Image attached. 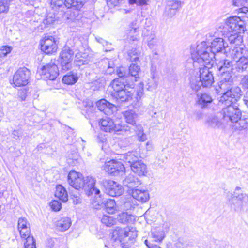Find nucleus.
<instances>
[{
    "label": "nucleus",
    "mask_w": 248,
    "mask_h": 248,
    "mask_svg": "<svg viewBox=\"0 0 248 248\" xmlns=\"http://www.w3.org/2000/svg\"><path fill=\"white\" fill-rule=\"evenodd\" d=\"M133 216L131 214H128L127 212L120 213L116 218L117 221L120 223L126 224L132 222Z\"/></svg>",
    "instance_id": "38"
},
{
    "label": "nucleus",
    "mask_w": 248,
    "mask_h": 248,
    "mask_svg": "<svg viewBox=\"0 0 248 248\" xmlns=\"http://www.w3.org/2000/svg\"><path fill=\"white\" fill-rule=\"evenodd\" d=\"M218 86L220 89V92H221L222 93L226 92L234 87L233 83L224 81H219Z\"/></svg>",
    "instance_id": "48"
},
{
    "label": "nucleus",
    "mask_w": 248,
    "mask_h": 248,
    "mask_svg": "<svg viewBox=\"0 0 248 248\" xmlns=\"http://www.w3.org/2000/svg\"><path fill=\"white\" fill-rule=\"evenodd\" d=\"M232 62L229 59H224L217 63L216 66L219 72L232 71Z\"/></svg>",
    "instance_id": "34"
},
{
    "label": "nucleus",
    "mask_w": 248,
    "mask_h": 248,
    "mask_svg": "<svg viewBox=\"0 0 248 248\" xmlns=\"http://www.w3.org/2000/svg\"><path fill=\"white\" fill-rule=\"evenodd\" d=\"M165 237L163 231H155L151 232L147 240H153L154 242H161Z\"/></svg>",
    "instance_id": "39"
},
{
    "label": "nucleus",
    "mask_w": 248,
    "mask_h": 248,
    "mask_svg": "<svg viewBox=\"0 0 248 248\" xmlns=\"http://www.w3.org/2000/svg\"><path fill=\"white\" fill-rule=\"evenodd\" d=\"M13 49L12 46H3L0 47V57L4 58L10 53Z\"/></svg>",
    "instance_id": "51"
},
{
    "label": "nucleus",
    "mask_w": 248,
    "mask_h": 248,
    "mask_svg": "<svg viewBox=\"0 0 248 248\" xmlns=\"http://www.w3.org/2000/svg\"><path fill=\"white\" fill-rule=\"evenodd\" d=\"M141 184L140 180L132 174H129L123 181V185L131 189V191L132 189H135Z\"/></svg>",
    "instance_id": "26"
},
{
    "label": "nucleus",
    "mask_w": 248,
    "mask_h": 248,
    "mask_svg": "<svg viewBox=\"0 0 248 248\" xmlns=\"http://www.w3.org/2000/svg\"><path fill=\"white\" fill-rule=\"evenodd\" d=\"M74 52L66 45L63 48V71L68 70L71 67V61Z\"/></svg>",
    "instance_id": "22"
},
{
    "label": "nucleus",
    "mask_w": 248,
    "mask_h": 248,
    "mask_svg": "<svg viewBox=\"0 0 248 248\" xmlns=\"http://www.w3.org/2000/svg\"><path fill=\"white\" fill-rule=\"evenodd\" d=\"M31 74V71L26 67L19 68L13 76L14 84L18 87L27 85L30 78Z\"/></svg>",
    "instance_id": "9"
},
{
    "label": "nucleus",
    "mask_w": 248,
    "mask_h": 248,
    "mask_svg": "<svg viewBox=\"0 0 248 248\" xmlns=\"http://www.w3.org/2000/svg\"><path fill=\"white\" fill-rule=\"evenodd\" d=\"M71 225L70 218L67 217H63V231L67 230Z\"/></svg>",
    "instance_id": "62"
},
{
    "label": "nucleus",
    "mask_w": 248,
    "mask_h": 248,
    "mask_svg": "<svg viewBox=\"0 0 248 248\" xmlns=\"http://www.w3.org/2000/svg\"><path fill=\"white\" fill-rule=\"evenodd\" d=\"M25 227H30V224L25 218H19L18 221V230L25 228Z\"/></svg>",
    "instance_id": "55"
},
{
    "label": "nucleus",
    "mask_w": 248,
    "mask_h": 248,
    "mask_svg": "<svg viewBox=\"0 0 248 248\" xmlns=\"http://www.w3.org/2000/svg\"><path fill=\"white\" fill-rule=\"evenodd\" d=\"M20 234L22 238L26 239L28 237H33L30 235V227H25V228L19 230Z\"/></svg>",
    "instance_id": "56"
},
{
    "label": "nucleus",
    "mask_w": 248,
    "mask_h": 248,
    "mask_svg": "<svg viewBox=\"0 0 248 248\" xmlns=\"http://www.w3.org/2000/svg\"><path fill=\"white\" fill-rule=\"evenodd\" d=\"M239 32H226L225 34L228 38V40L231 44H234L236 46L240 45L243 42L242 36Z\"/></svg>",
    "instance_id": "33"
},
{
    "label": "nucleus",
    "mask_w": 248,
    "mask_h": 248,
    "mask_svg": "<svg viewBox=\"0 0 248 248\" xmlns=\"http://www.w3.org/2000/svg\"><path fill=\"white\" fill-rule=\"evenodd\" d=\"M231 56L234 60H240L244 57H248V51L246 48L236 46L232 50Z\"/></svg>",
    "instance_id": "35"
},
{
    "label": "nucleus",
    "mask_w": 248,
    "mask_h": 248,
    "mask_svg": "<svg viewBox=\"0 0 248 248\" xmlns=\"http://www.w3.org/2000/svg\"><path fill=\"white\" fill-rule=\"evenodd\" d=\"M135 131L137 133L138 140L140 141H144L147 139L146 135L143 132V128L141 125L136 126V128H131V131L125 132L127 134H130Z\"/></svg>",
    "instance_id": "36"
},
{
    "label": "nucleus",
    "mask_w": 248,
    "mask_h": 248,
    "mask_svg": "<svg viewBox=\"0 0 248 248\" xmlns=\"http://www.w3.org/2000/svg\"><path fill=\"white\" fill-rule=\"evenodd\" d=\"M98 109L103 112L106 115H111L116 109V107L106 99H101L96 103Z\"/></svg>",
    "instance_id": "20"
},
{
    "label": "nucleus",
    "mask_w": 248,
    "mask_h": 248,
    "mask_svg": "<svg viewBox=\"0 0 248 248\" xmlns=\"http://www.w3.org/2000/svg\"><path fill=\"white\" fill-rule=\"evenodd\" d=\"M124 205L126 210H131L134 208L135 206L137 205V203L132 197H130L126 200Z\"/></svg>",
    "instance_id": "52"
},
{
    "label": "nucleus",
    "mask_w": 248,
    "mask_h": 248,
    "mask_svg": "<svg viewBox=\"0 0 248 248\" xmlns=\"http://www.w3.org/2000/svg\"><path fill=\"white\" fill-rule=\"evenodd\" d=\"M241 84L243 87L248 90V74L243 77L241 80Z\"/></svg>",
    "instance_id": "64"
},
{
    "label": "nucleus",
    "mask_w": 248,
    "mask_h": 248,
    "mask_svg": "<svg viewBox=\"0 0 248 248\" xmlns=\"http://www.w3.org/2000/svg\"><path fill=\"white\" fill-rule=\"evenodd\" d=\"M125 240L127 239L128 240H132L137 236L136 232L131 230L129 228H125Z\"/></svg>",
    "instance_id": "59"
},
{
    "label": "nucleus",
    "mask_w": 248,
    "mask_h": 248,
    "mask_svg": "<svg viewBox=\"0 0 248 248\" xmlns=\"http://www.w3.org/2000/svg\"><path fill=\"white\" fill-rule=\"evenodd\" d=\"M139 157L140 155L137 151H131L122 155L120 159L131 165L139 160Z\"/></svg>",
    "instance_id": "28"
},
{
    "label": "nucleus",
    "mask_w": 248,
    "mask_h": 248,
    "mask_svg": "<svg viewBox=\"0 0 248 248\" xmlns=\"http://www.w3.org/2000/svg\"><path fill=\"white\" fill-rule=\"evenodd\" d=\"M99 123L101 129L105 132L131 131V128L127 125H117L113 120L109 117L102 119Z\"/></svg>",
    "instance_id": "6"
},
{
    "label": "nucleus",
    "mask_w": 248,
    "mask_h": 248,
    "mask_svg": "<svg viewBox=\"0 0 248 248\" xmlns=\"http://www.w3.org/2000/svg\"><path fill=\"white\" fill-rule=\"evenodd\" d=\"M51 6L57 12V10L60 9L62 7V0H51Z\"/></svg>",
    "instance_id": "58"
},
{
    "label": "nucleus",
    "mask_w": 248,
    "mask_h": 248,
    "mask_svg": "<svg viewBox=\"0 0 248 248\" xmlns=\"http://www.w3.org/2000/svg\"><path fill=\"white\" fill-rule=\"evenodd\" d=\"M140 67L137 64H132L129 67L128 71L125 72L126 73L127 76L125 77L128 80H131L133 81H137L139 78V73L140 71Z\"/></svg>",
    "instance_id": "29"
},
{
    "label": "nucleus",
    "mask_w": 248,
    "mask_h": 248,
    "mask_svg": "<svg viewBox=\"0 0 248 248\" xmlns=\"http://www.w3.org/2000/svg\"><path fill=\"white\" fill-rule=\"evenodd\" d=\"M87 0H65L64 5L67 7V10L64 13V16L67 19L74 20L79 14L78 10H80Z\"/></svg>",
    "instance_id": "3"
},
{
    "label": "nucleus",
    "mask_w": 248,
    "mask_h": 248,
    "mask_svg": "<svg viewBox=\"0 0 248 248\" xmlns=\"http://www.w3.org/2000/svg\"><path fill=\"white\" fill-rule=\"evenodd\" d=\"M104 170L108 173L117 176L122 175L125 171V168L121 162L111 160L105 163Z\"/></svg>",
    "instance_id": "13"
},
{
    "label": "nucleus",
    "mask_w": 248,
    "mask_h": 248,
    "mask_svg": "<svg viewBox=\"0 0 248 248\" xmlns=\"http://www.w3.org/2000/svg\"><path fill=\"white\" fill-rule=\"evenodd\" d=\"M206 124L210 127L218 128L221 126L222 123L217 117L210 116L208 117Z\"/></svg>",
    "instance_id": "42"
},
{
    "label": "nucleus",
    "mask_w": 248,
    "mask_h": 248,
    "mask_svg": "<svg viewBox=\"0 0 248 248\" xmlns=\"http://www.w3.org/2000/svg\"><path fill=\"white\" fill-rule=\"evenodd\" d=\"M63 131L66 132L67 134V136H64L66 137L67 140V141H65V143L68 144H71L73 142V138L74 137L73 129L68 126L64 125L63 126Z\"/></svg>",
    "instance_id": "45"
},
{
    "label": "nucleus",
    "mask_w": 248,
    "mask_h": 248,
    "mask_svg": "<svg viewBox=\"0 0 248 248\" xmlns=\"http://www.w3.org/2000/svg\"><path fill=\"white\" fill-rule=\"evenodd\" d=\"M9 2L7 0H0V14L7 13L9 10Z\"/></svg>",
    "instance_id": "54"
},
{
    "label": "nucleus",
    "mask_w": 248,
    "mask_h": 248,
    "mask_svg": "<svg viewBox=\"0 0 248 248\" xmlns=\"http://www.w3.org/2000/svg\"><path fill=\"white\" fill-rule=\"evenodd\" d=\"M67 181L72 187L77 190L81 189L83 186L82 174L74 170L69 172L67 176Z\"/></svg>",
    "instance_id": "15"
},
{
    "label": "nucleus",
    "mask_w": 248,
    "mask_h": 248,
    "mask_svg": "<svg viewBox=\"0 0 248 248\" xmlns=\"http://www.w3.org/2000/svg\"><path fill=\"white\" fill-rule=\"evenodd\" d=\"M158 85V81L155 77L153 76L148 80L147 89L149 90H153L155 89Z\"/></svg>",
    "instance_id": "50"
},
{
    "label": "nucleus",
    "mask_w": 248,
    "mask_h": 248,
    "mask_svg": "<svg viewBox=\"0 0 248 248\" xmlns=\"http://www.w3.org/2000/svg\"><path fill=\"white\" fill-rule=\"evenodd\" d=\"M124 116L125 122L131 125V127L127 126L130 128H136V126L140 125L137 123L138 114L133 110H130L126 111L124 113Z\"/></svg>",
    "instance_id": "27"
},
{
    "label": "nucleus",
    "mask_w": 248,
    "mask_h": 248,
    "mask_svg": "<svg viewBox=\"0 0 248 248\" xmlns=\"http://www.w3.org/2000/svg\"><path fill=\"white\" fill-rule=\"evenodd\" d=\"M105 82V79L103 77L99 78L92 82L91 88L93 91L99 90L104 87Z\"/></svg>",
    "instance_id": "44"
},
{
    "label": "nucleus",
    "mask_w": 248,
    "mask_h": 248,
    "mask_svg": "<svg viewBox=\"0 0 248 248\" xmlns=\"http://www.w3.org/2000/svg\"><path fill=\"white\" fill-rule=\"evenodd\" d=\"M100 184L105 189V192L111 197L121 195L123 193L122 186L111 180H103Z\"/></svg>",
    "instance_id": "8"
},
{
    "label": "nucleus",
    "mask_w": 248,
    "mask_h": 248,
    "mask_svg": "<svg viewBox=\"0 0 248 248\" xmlns=\"http://www.w3.org/2000/svg\"><path fill=\"white\" fill-rule=\"evenodd\" d=\"M96 180L94 177L88 176L85 178L83 177V186L81 189L89 192V194L94 193L95 195L100 194V190L95 187Z\"/></svg>",
    "instance_id": "16"
},
{
    "label": "nucleus",
    "mask_w": 248,
    "mask_h": 248,
    "mask_svg": "<svg viewBox=\"0 0 248 248\" xmlns=\"http://www.w3.org/2000/svg\"><path fill=\"white\" fill-rule=\"evenodd\" d=\"M195 53L191 52L194 64H202V65L213 67L215 59V54L207 46L205 42H201L197 46Z\"/></svg>",
    "instance_id": "1"
},
{
    "label": "nucleus",
    "mask_w": 248,
    "mask_h": 248,
    "mask_svg": "<svg viewBox=\"0 0 248 248\" xmlns=\"http://www.w3.org/2000/svg\"><path fill=\"white\" fill-rule=\"evenodd\" d=\"M220 81L233 83V79L232 77V71H226L225 72H220Z\"/></svg>",
    "instance_id": "47"
},
{
    "label": "nucleus",
    "mask_w": 248,
    "mask_h": 248,
    "mask_svg": "<svg viewBox=\"0 0 248 248\" xmlns=\"http://www.w3.org/2000/svg\"><path fill=\"white\" fill-rule=\"evenodd\" d=\"M227 200L231 208L239 212L247 210L248 207V195L245 193H232L228 191L226 192Z\"/></svg>",
    "instance_id": "2"
},
{
    "label": "nucleus",
    "mask_w": 248,
    "mask_h": 248,
    "mask_svg": "<svg viewBox=\"0 0 248 248\" xmlns=\"http://www.w3.org/2000/svg\"><path fill=\"white\" fill-rule=\"evenodd\" d=\"M130 167L132 170L139 176H145L148 172L147 166L142 160H138Z\"/></svg>",
    "instance_id": "24"
},
{
    "label": "nucleus",
    "mask_w": 248,
    "mask_h": 248,
    "mask_svg": "<svg viewBox=\"0 0 248 248\" xmlns=\"http://www.w3.org/2000/svg\"><path fill=\"white\" fill-rule=\"evenodd\" d=\"M50 206L52 210L57 211L60 210L62 203L58 200H53L50 203Z\"/></svg>",
    "instance_id": "60"
},
{
    "label": "nucleus",
    "mask_w": 248,
    "mask_h": 248,
    "mask_svg": "<svg viewBox=\"0 0 248 248\" xmlns=\"http://www.w3.org/2000/svg\"><path fill=\"white\" fill-rule=\"evenodd\" d=\"M240 18L237 16L228 18L226 20L223 28V34H225L226 32L244 33L245 30V23L244 21Z\"/></svg>",
    "instance_id": "5"
},
{
    "label": "nucleus",
    "mask_w": 248,
    "mask_h": 248,
    "mask_svg": "<svg viewBox=\"0 0 248 248\" xmlns=\"http://www.w3.org/2000/svg\"><path fill=\"white\" fill-rule=\"evenodd\" d=\"M140 52L139 48H132L128 52L130 60L131 62H137L139 61V56L140 55Z\"/></svg>",
    "instance_id": "46"
},
{
    "label": "nucleus",
    "mask_w": 248,
    "mask_h": 248,
    "mask_svg": "<svg viewBox=\"0 0 248 248\" xmlns=\"http://www.w3.org/2000/svg\"><path fill=\"white\" fill-rule=\"evenodd\" d=\"M101 222L107 227H111L116 224L117 220L113 216L104 215L101 219Z\"/></svg>",
    "instance_id": "43"
},
{
    "label": "nucleus",
    "mask_w": 248,
    "mask_h": 248,
    "mask_svg": "<svg viewBox=\"0 0 248 248\" xmlns=\"http://www.w3.org/2000/svg\"><path fill=\"white\" fill-rule=\"evenodd\" d=\"M114 96L118 101L121 102H131L133 100V93L131 91H126L125 88L117 93H114Z\"/></svg>",
    "instance_id": "23"
},
{
    "label": "nucleus",
    "mask_w": 248,
    "mask_h": 248,
    "mask_svg": "<svg viewBox=\"0 0 248 248\" xmlns=\"http://www.w3.org/2000/svg\"><path fill=\"white\" fill-rule=\"evenodd\" d=\"M116 72L119 78L114 79L111 83L114 93L124 90L129 85L126 82L128 79L125 77L127 75L124 68L120 67L117 70Z\"/></svg>",
    "instance_id": "10"
},
{
    "label": "nucleus",
    "mask_w": 248,
    "mask_h": 248,
    "mask_svg": "<svg viewBox=\"0 0 248 248\" xmlns=\"http://www.w3.org/2000/svg\"><path fill=\"white\" fill-rule=\"evenodd\" d=\"M55 196L58 198L60 201H62V185H57L56 187Z\"/></svg>",
    "instance_id": "61"
},
{
    "label": "nucleus",
    "mask_w": 248,
    "mask_h": 248,
    "mask_svg": "<svg viewBox=\"0 0 248 248\" xmlns=\"http://www.w3.org/2000/svg\"><path fill=\"white\" fill-rule=\"evenodd\" d=\"M144 244L148 248H161L160 246L154 243L153 240H145Z\"/></svg>",
    "instance_id": "63"
},
{
    "label": "nucleus",
    "mask_w": 248,
    "mask_h": 248,
    "mask_svg": "<svg viewBox=\"0 0 248 248\" xmlns=\"http://www.w3.org/2000/svg\"><path fill=\"white\" fill-rule=\"evenodd\" d=\"M142 35L150 49H155L160 44V40L156 38L154 31L148 29H145L143 31Z\"/></svg>",
    "instance_id": "17"
},
{
    "label": "nucleus",
    "mask_w": 248,
    "mask_h": 248,
    "mask_svg": "<svg viewBox=\"0 0 248 248\" xmlns=\"http://www.w3.org/2000/svg\"><path fill=\"white\" fill-rule=\"evenodd\" d=\"M235 68L238 73H248V56L244 57L236 61Z\"/></svg>",
    "instance_id": "31"
},
{
    "label": "nucleus",
    "mask_w": 248,
    "mask_h": 248,
    "mask_svg": "<svg viewBox=\"0 0 248 248\" xmlns=\"http://www.w3.org/2000/svg\"><path fill=\"white\" fill-rule=\"evenodd\" d=\"M131 194L134 200H136L141 203L146 202L150 198L148 191L144 189H133L131 191Z\"/></svg>",
    "instance_id": "21"
},
{
    "label": "nucleus",
    "mask_w": 248,
    "mask_h": 248,
    "mask_svg": "<svg viewBox=\"0 0 248 248\" xmlns=\"http://www.w3.org/2000/svg\"><path fill=\"white\" fill-rule=\"evenodd\" d=\"M106 211L109 214H114L117 210L115 201L113 199H108L105 203Z\"/></svg>",
    "instance_id": "41"
},
{
    "label": "nucleus",
    "mask_w": 248,
    "mask_h": 248,
    "mask_svg": "<svg viewBox=\"0 0 248 248\" xmlns=\"http://www.w3.org/2000/svg\"><path fill=\"white\" fill-rule=\"evenodd\" d=\"M125 228L122 229L117 227L111 233V238L115 241L121 243L125 241Z\"/></svg>",
    "instance_id": "30"
},
{
    "label": "nucleus",
    "mask_w": 248,
    "mask_h": 248,
    "mask_svg": "<svg viewBox=\"0 0 248 248\" xmlns=\"http://www.w3.org/2000/svg\"><path fill=\"white\" fill-rule=\"evenodd\" d=\"M24 242V248H36L35 240L33 237H28Z\"/></svg>",
    "instance_id": "53"
},
{
    "label": "nucleus",
    "mask_w": 248,
    "mask_h": 248,
    "mask_svg": "<svg viewBox=\"0 0 248 248\" xmlns=\"http://www.w3.org/2000/svg\"><path fill=\"white\" fill-rule=\"evenodd\" d=\"M78 77L76 74L70 72L67 74L63 76V83L66 84H74L77 82Z\"/></svg>",
    "instance_id": "40"
},
{
    "label": "nucleus",
    "mask_w": 248,
    "mask_h": 248,
    "mask_svg": "<svg viewBox=\"0 0 248 248\" xmlns=\"http://www.w3.org/2000/svg\"><path fill=\"white\" fill-rule=\"evenodd\" d=\"M38 72L41 76V78L44 80H53L59 75L58 66L54 63H49L43 66Z\"/></svg>",
    "instance_id": "11"
},
{
    "label": "nucleus",
    "mask_w": 248,
    "mask_h": 248,
    "mask_svg": "<svg viewBox=\"0 0 248 248\" xmlns=\"http://www.w3.org/2000/svg\"><path fill=\"white\" fill-rule=\"evenodd\" d=\"M222 94L219 100V103L222 104H232L236 103L242 96V91L239 87L234 86L231 90L226 91Z\"/></svg>",
    "instance_id": "7"
},
{
    "label": "nucleus",
    "mask_w": 248,
    "mask_h": 248,
    "mask_svg": "<svg viewBox=\"0 0 248 248\" xmlns=\"http://www.w3.org/2000/svg\"><path fill=\"white\" fill-rule=\"evenodd\" d=\"M139 28L140 25L137 20L132 21L128 24L126 32L130 41H138V39L136 37L137 35L135 36H132L131 35L138 33L140 31Z\"/></svg>",
    "instance_id": "25"
},
{
    "label": "nucleus",
    "mask_w": 248,
    "mask_h": 248,
    "mask_svg": "<svg viewBox=\"0 0 248 248\" xmlns=\"http://www.w3.org/2000/svg\"><path fill=\"white\" fill-rule=\"evenodd\" d=\"M212 67L205 66L199 69V77L203 84V87L208 88L211 86L214 82Z\"/></svg>",
    "instance_id": "12"
},
{
    "label": "nucleus",
    "mask_w": 248,
    "mask_h": 248,
    "mask_svg": "<svg viewBox=\"0 0 248 248\" xmlns=\"http://www.w3.org/2000/svg\"><path fill=\"white\" fill-rule=\"evenodd\" d=\"M198 104L201 106L202 108L207 107L213 101V99L208 93H203L197 94Z\"/></svg>",
    "instance_id": "32"
},
{
    "label": "nucleus",
    "mask_w": 248,
    "mask_h": 248,
    "mask_svg": "<svg viewBox=\"0 0 248 248\" xmlns=\"http://www.w3.org/2000/svg\"><path fill=\"white\" fill-rule=\"evenodd\" d=\"M226 107L222 108V113L224 121L232 123L237 122L242 116L241 111L237 103L224 104Z\"/></svg>",
    "instance_id": "4"
},
{
    "label": "nucleus",
    "mask_w": 248,
    "mask_h": 248,
    "mask_svg": "<svg viewBox=\"0 0 248 248\" xmlns=\"http://www.w3.org/2000/svg\"><path fill=\"white\" fill-rule=\"evenodd\" d=\"M75 58L76 59L75 61L76 64L78 66H80L83 65H87L90 62V60L88 58H85L82 56H79V54H77Z\"/></svg>",
    "instance_id": "49"
},
{
    "label": "nucleus",
    "mask_w": 248,
    "mask_h": 248,
    "mask_svg": "<svg viewBox=\"0 0 248 248\" xmlns=\"http://www.w3.org/2000/svg\"><path fill=\"white\" fill-rule=\"evenodd\" d=\"M181 2L178 0H170L167 3L164 12V16L171 18L174 16L178 9L181 7Z\"/></svg>",
    "instance_id": "19"
},
{
    "label": "nucleus",
    "mask_w": 248,
    "mask_h": 248,
    "mask_svg": "<svg viewBox=\"0 0 248 248\" xmlns=\"http://www.w3.org/2000/svg\"><path fill=\"white\" fill-rule=\"evenodd\" d=\"M190 86L192 90L195 92L198 91L201 88L203 87V84L199 76H191L189 78Z\"/></svg>",
    "instance_id": "37"
},
{
    "label": "nucleus",
    "mask_w": 248,
    "mask_h": 248,
    "mask_svg": "<svg viewBox=\"0 0 248 248\" xmlns=\"http://www.w3.org/2000/svg\"><path fill=\"white\" fill-rule=\"evenodd\" d=\"M41 50L46 54L55 52L58 48L56 41L52 36H46L40 42Z\"/></svg>",
    "instance_id": "14"
},
{
    "label": "nucleus",
    "mask_w": 248,
    "mask_h": 248,
    "mask_svg": "<svg viewBox=\"0 0 248 248\" xmlns=\"http://www.w3.org/2000/svg\"><path fill=\"white\" fill-rule=\"evenodd\" d=\"M228 46L227 43L225 42L223 38L217 37L211 41L209 47L216 54L219 52L226 53V49Z\"/></svg>",
    "instance_id": "18"
},
{
    "label": "nucleus",
    "mask_w": 248,
    "mask_h": 248,
    "mask_svg": "<svg viewBox=\"0 0 248 248\" xmlns=\"http://www.w3.org/2000/svg\"><path fill=\"white\" fill-rule=\"evenodd\" d=\"M238 14H239L241 17L243 18L242 20L244 21L246 18L248 19V7L243 6V7L239 8Z\"/></svg>",
    "instance_id": "57"
}]
</instances>
